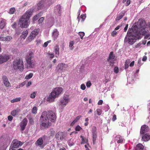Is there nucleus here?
<instances>
[{"label":"nucleus","mask_w":150,"mask_h":150,"mask_svg":"<svg viewBox=\"0 0 150 150\" xmlns=\"http://www.w3.org/2000/svg\"><path fill=\"white\" fill-rule=\"evenodd\" d=\"M33 14L31 10H28L20 19L19 24L21 28H27L29 25V20Z\"/></svg>","instance_id":"obj_1"},{"label":"nucleus","mask_w":150,"mask_h":150,"mask_svg":"<svg viewBox=\"0 0 150 150\" xmlns=\"http://www.w3.org/2000/svg\"><path fill=\"white\" fill-rule=\"evenodd\" d=\"M129 30L128 31L127 34L125 39V42H128L129 44L132 45L136 41L137 39L140 38L141 33L137 32L136 33H130L128 35Z\"/></svg>","instance_id":"obj_2"},{"label":"nucleus","mask_w":150,"mask_h":150,"mask_svg":"<svg viewBox=\"0 0 150 150\" xmlns=\"http://www.w3.org/2000/svg\"><path fill=\"white\" fill-rule=\"evenodd\" d=\"M63 91V88L61 87L55 88L50 94L47 98V101L50 102H53L55 98H58Z\"/></svg>","instance_id":"obj_3"},{"label":"nucleus","mask_w":150,"mask_h":150,"mask_svg":"<svg viewBox=\"0 0 150 150\" xmlns=\"http://www.w3.org/2000/svg\"><path fill=\"white\" fill-rule=\"evenodd\" d=\"M13 67L15 70L23 71L24 65L23 59L18 58L15 60L13 62Z\"/></svg>","instance_id":"obj_4"},{"label":"nucleus","mask_w":150,"mask_h":150,"mask_svg":"<svg viewBox=\"0 0 150 150\" xmlns=\"http://www.w3.org/2000/svg\"><path fill=\"white\" fill-rule=\"evenodd\" d=\"M45 115V112L42 113L40 118V126L41 129H44L48 127L49 125L50 122L49 119L45 118L44 117Z\"/></svg>","instance_id":"obj_5"},{"label":"nucleus","mask_w":150,"mask_h":150,"mask_svg":"<svg viewBox=\"0 0 150 150\" xmlns=\"http://www.w3.org/2000/svg\"><path fill=\"white\" fill-rule=\"evenodd\" d=\"M34 57L33 52L31 51H29L25 57V59L28 68H32L33 66V62L32 59Z\"/></svg>","instance_id":"obj_6"},{"label":"nucleus","mask_w":150,"mask_h":150,"mask_svg":"<svg viewBox=\"0 0 150 150\" xmlns=\"http://www.w3.org/2000/svg\"><path fill=\"white\" fill-rule=\"evenodd\" d=\"M146 25L144 20L140 19L138 22V26L139 30L140 31L138 33H140L141 35H144L146 33V31L144 30L145 28H146Z\"/></svg>","instance_id":"obj_7"},{"label":"nucleus","mask_w":150,"mask_h":150,"mask_svg":"<svg viewBox=\"0 0 150 150\" xmlns=\"http://www.w3.org/2000/svg\"><path fill=\"white\" fill-rule=\"evenodd\" d=\"M45 112V115L44 117L46 119L50 120L52 122H54L56 120V116L55 113L52 111H49L47 112L44 111L42 113Z\"/></svg>","instance_id":"obj_8"},{"label":"nucleus","mask_w":150,"mask_h":150,"mask_svg":"<svg viewBox=\"0 0 150 150\" xmlns=\"http://www.w3.org/2000/svg\"><path fill=\"white\" fill-rule=\"evenodd\" d=\"M69 96L67 95H65L60 100V105H66L69 102Z\"/></svg>","instance_id":"obj_9"},{"label":"nucleus","mask_w":150,"mask_h":150,"mask_svg":"<svg viewBox=\"0 0 150 150\" xmlns=\"http://www.w3.org/2000/svg\"><path fill=\"white\" fill-rule=\"evenodd\" d=\"M66 135L65 132H59L56 134L55 137L57 140H62L65 137Z\"/></svg>","instance_id":"obj_10"},{"label":"nucleus","mask_w":150,"mask_h":150,"mask_svg":"<svg viewBox=\"0 0 150 150\" xmlns=\"http://www.w3.org/2000/svg\"><path fill=\"white\" fill-rule=\"evenodd\" d=\"M67 67L68 65L67 64L63 63L59 64L56 68V72H58L59 71L65 70Z\"/></svg>","instance_id":"obj_11"},{"label":"nucleus","mask_w":150,"mask_h":150,"mask_svg":"<svg viewBox=\"0 0 150 150\" xmlns=\"http://www.w3.org/2000/svg\"><path fill=\"white\" fill-rule=\"evenodd\" d=\"M115 56L113 52H111L109 54V57L107 59V61L109 62L110 65L111 64H113L114 63V59Z\"/></svg>","instance_id":"obj_12"},{"label":"nucleus","mask_w":150,"mask_h":150,"mask_svg":"<svg viewBox=\"0 0 150 150\" xmlns=\"http://www.w3.org/2000/svg\"><path fill=\"white\" fill-rule=\"evenodd\" d=\"M22 145V143L17 139H15L13 140L12 143V144L11 146L12 148H15L19 147L20 146H21Z\"/></svg>","instance_id":"obj_13"},{"label":"nucleus","mask_w":150,"mask_h":150,"mask_svg":"<svg viewBox=\"0 0 150 150\" xmlns=\"http://www.w3.org/2000/svg\"><path fill=\"white\" fill-rule=\"evenodd\" d=\"M92 133L93 139V142L94 144L96 142V139L97 137L96 132V127L94 126L93 127L92 129Z\"/></svg>","instance_id":"obj_14"},{"label":"nucleus","mask_w":150,"mask_h":150,"mask_svg":"<svg viewBox=\"0 0 150 150\" xmlns=\"http://www.w3.org/2000/svg\"><path fill=\"white\" fill-rule=\"evenodd\" d=\"M28 123V120L26 118H24L20 124L21 130L23 131L25 129Z\"/></svg>","instance_id":"obj_15"},{"label":"nucleus","mask_w":150,"mask_h":150,"mask_svg":"<svg viewBox=\"0 0 150 150\" xmlns=\"http://www.w3.org/2000/svg\"><path fill=\"white\" fill-rule=\"evenodd\" d=\"M2 79L3 82L5 86L7 87H9L11 86V84L6 76H2Z\"/></svg>","instance_id":"obj_16"},{"label":"nucleus","mask_w":150,"mask_h":150,"mask_svg":"<svg viewBox=\"0 0 150 150\" xmlns=\"http://www.w3.org/2000/svg\"><path fill=\"white\" fill-rule=\"evenodd\" d=\"M10 59L9 55H0V64H2L9 60Z\"/></svg>","instance_id":"obj_17"},{"label":"nucleus","mask_w":150,"mask_h":150,"mask_svg":"<svg viewBox=\"0 0 150 150\" xmlns=\"http://www.w3.org/2000/svg\"><path fill=\"white\" fill-rule=\"evenodd\" d=\"M43 143V140L42 137H40L38 139L35 144L37 146H39L41 148H43L44 146H42Z\"/></svg>","instance_id":"obj_18"},{"label":"nucleus","mask_w":150,"mask_h":150,"mask_svg":"<svg viewBox=\"0 0 150 150\" xmlns=\"http://www.w3.org/2000/svg\"><path fill=\"white\" fill-rule=\"evenodd\" d=\"M148 130V127L145 125L142 126L140 131V133L141 135L144 134L145 133L147 132Z\"/></svg>","instance_id":"obj_19"},{"label":"nucleus","mask_w":150,"mask_h":150,"mask_svg":"<svg viewBox=\"0 0 150 150\" xmlns=\"http://www.w3.org/2000/svg\"><path fill=\"white\" fill-rule=\"evenodd\" d=\"M142 140L143 141L146 142L150 139V135L149 134H142Z\"/></svg>","instance_id":"obj_20"},{"label":"nucleus","mask_w":150,"mask_h":150,"mask_svg":"<svg viewBox=\"0 0 150 150\" xmlns=\"http://www.w3.org/2000/svg\"><path fill=\"white\" fill-rule=\"evenodd\" d=\"M12 39V38L11 36H7L6 37L0 36V40L1 41H9Z\"/></svg>","instance_id":"obj_21"},{"label":"nucleus","mask_w":150,"mask_h":150,"mask_svg":"<svg viewBox=\"0 0 150 150\" xmlns=\"http://www.w3.org/2000/svg\"><path fill=\"white\" fill-rule=\"evenodd\" d=\"M125 12L124 11H122L120 13L119 15L117 16L115 18L116 21H119L124 16Z\"/></svg>","instance_id":"obj_22"},{"label":"nucleus","mask_w":150,"mask_h":150,"mask_svg":"<svg viewBox=\"0 0 150 150\" xmlns=\"http://www.w3.org/2000/svg\"><path fill=\"white\" fill-rule=\"evenodd\" d=\"M115 139L117 141L118 143H122L124 141H125V139L123 138L120 135H117L115 137Z\"/></svg>","instance_id":"obj_23"},{"label":"nucleus","mask_w":150,"mask_h":150,"mask_svg":"<svg viewBox=\"0 0 150 150\" xmlns=\"http://www.w3.org/2000/svg\"><path fill=\"white\" fill-rule=\"evenodd\" d=\"M20 111V109L18 108H17L15 110H12L11 112V114L12 116L15 117L16 115H18Z\"/></svg>","instance_id":"obj_24"},{"label":"nucleus","mask_w":150,"mask_h":150,"mask_svg":"<svg viewBox=\"0 0 150 150\" xmlns=\"http://www.w3.org/2000/svg\"><path fill=\"white\" fill-rule=\"evenodd\" d=\"M55 134V131L53 129H51L48 132V135L50 139L53 138Z\"/></svg>","instance_id":"obj_25"},{"label":"nucleus","mask_w":150,"mask_h":150,"mask_svg":"<svg viewBox=\"0 0 150 150\" xmlns=\"http://www.w3.org/2000/svg\"><path fill=\"white\" fill-rule=\"evenodd\" d=\"M59 32L57 29H54L52 33V36L55 40L57 39L59 35Z\"/></svg>","instance_id":"obj_26"},{"label":"nucleus","mask_w":150,"mask_h":150,"mask_svg":"<svg viewBox=\"0 0 150 150\" xmlns=\"http://www.w3.org/2000/svg\"><path fill=\"white\" fill-rule=\"evenodd\" d=\"M144 146L141 143L137 144L135 147V150H143Z\"/></svg>","instance_id":"obj_27"},{"label":"nucleus","mask_w":150,"mask_h":150,"mask_svg":"<svg viewBox=\"0 0 150 150\" xmlns=\"http://www.w3.org/2000/svg\"><path fill=\"white\" fill-rule=\"evenodd\" d=\"M54 51L56 54L59 55V48L58 45H56L54 47Z\"/></svg>","instance_id":"obj_28"},{"label":"nucleus","mask_w":150,"mask_h":150,"mask_svg":"<svg viewBox=\"0 0 150 150\" xmlns=\"http://www.w3.org/2000/svg\"><path fill=\"white\" fill-rule=\"evenodd\" d=\"M6 20L3 19H1L0 21V28L3 29L5 25Z\"/></svg>","instance_id":"obj_29"},{"label":"nucleus","mask_w":150,"mask_h":150,"mask_svg":"<svg viewBox=\"0 0 150 150\" xmlns=\"http://www.w3.org/2000/svg\"><path fill=\"white\" fill-rule=\"evenodd\" d=\"M62 6L60 5H57V6L55 8V10L57 11L59 13H60L61 12Z\"/></svg>","instance_id":"obj_30"},{"label":"nucleus","mask_w":150,"mask_h":150,"mask_svg":"<svg viewBox=\"0 0 150 150\" xmlns=\"http://www.w3.org/2000/svg\"><path fill=\"white\" fill-rule=\"evenodd\" d=\"M28 34V31L27 30H26L25 31H24L23 32L22 34L21 35V37L22 38L25 39L26 37Z\"/></svg>","instance_id":"obj_31"},{"label":"nucleus","mask_w":150,"mask_h":150,"mask_svg":"<svg viewBox=\"0 0 150 150\" xmlns=\"http://www.w3.org/2000/svg\"><path fill=\"white\" fill-rule=\"evenodd\" d=\"M36 36L35 35H34L32 34V33H31L30 34V35L29 37H28V40L29 41H31L33 39H34V38Z\"/></svg>","instance_id":"obj_32"},{"label":"nucleus","mask_w":150,"mask_h":150,"mask_svg":"<svg viewBox=\"0 0 150 150\" xmlns=\"http://www.w3.org/2000/svg\"><path fill=\"white\" fill-rule=\"evenodd\" d=\"M21 99V98L20 97L17 98L15 99H13L11 100V103H13L20 101Z\"/></svg>","instance_id":"obj_33"},{"label":"nucleus","mask_w":150,"mask_h":150,"mask_svg":"<svg viewBox=\"0 0 150 150\" xmlns=\"http://www.w3.org/2000/svg\"><path fill=\"white\" fill-rule=\"evenodd\" d=\"M69 145L71 146L74 144V142H73V140L72 139H70L68 142Z\"/></svg>","instance_id":"obj_34"},{"label":"nucleus","mask_w":150,"mask_h":150,"mask_svg":"<svg viewBox=\"0 0 150 150\" xmlns=\"http://www.w3.org/2000/svg\"><path fill=\"white\" fill-rule=\"evenodd\" d=\"M39 17V14H37L35 16L32 18V20L33 21L37 20Z\"/></svg>","instance_id":"obj_35"},{"label":"nucleus","mask_w":150,"mask_h":150,"mask_svg":"<svg viewBox=\"0 0 150 150\" xmlns=\"http://www.w3.org/2000/svg\"><path fill=\"white\" fill-rule=\"evenodd\" d=\"M33 76V74L32 73H30L29 74L25 76V78L26 79H29L31 78Z\"/></svg>","instance_id":"obj_36"},{"label":"nucleus","mask_w":150,"mask_h":150,"mask_svg":"<svg viewBox=\"0 0 150 150\" xmlns=\"http://www.w3.org/2000/svg\"><path fill=\"white\" fill-rule=\"evenodd\" d=\"M37 107L35 106L33 108L32 110V112L33 113L35 114L37 113Z\"/></svg>","instance_id":"obj_37"},{"label":"nucleus","mask_w":150,"mask_h":150,"mask_svg":"<svg viewBox=\"0 0 150 150\" xmlns=\"http://www.w3.org/2000/svg\"><path fill=\"white\" fill-rule=\"evenodd\" d=\"M78 34L80 37V38L82 39L83 37L85 35V33L83 32H80L78 33Z\"/></svg>","instance_id":"obj_38"},{"label":"nucleus","mask_w":150,"mask_h":150,"mask_svg":"<svg viewBox=\"0 0 150 150\" xmlns=\"http://www.w3.org/2000/svg\"><path fill=\"white\" fill-rule=\"evenodd\" d=\"M31 33H32V34H34L36 36L38 34V31L37 29H35L32 31Z\"/></svg>","instance_id":"obj_39"},{"label":"nucleus","mask_w":150,"mask_h":150,"mask_svg":"<svg viewBox=\"0 0 150 150\" xmlns=\"http://www.w3.org/2000/svg\"><path fill=\"white\" fill-rule=\"evenodd\" d=\"M15 8L14 7L11 8L9 10V13L10 14L13 13L15 11Z\"/></svg>","instance_id":"obj_40"},{"label":"nucleus","mask_w":150,"mask_h":150,"mask_svg":"<svg viewBox=\"0 0 150 150\" xmlns=\"http://www.w3.org/2000/svg\"><path fill=\"white\" fill-rule=\"evenodd\" d=\"M130 62L129 60H127L126 61L125 64V69H127L129 67L128 64Z\"/></svg>","instance_id":"obj_41"},{"label":"nucleus","mask_w":150,"mask_h":150,"mask_svg":"<svg viewBox=\"0 0 150 150\" xmlns=\"http://www.w3.org/2000/svg\"><path fill=\"white\" fill-rule=\"evenodd\" d=\"M82 129V128L79 125H77L75 128L76 131H79Z\"/></svg>","instance_id":"obj_42"},{"label":"nucleus","mask_w":150,"mask_h":150,"mask_svg":"<svg viewBox=\"0 0 150 150\" xmlns=\"http://www.w3.org/2000/svg\"><path fill=\"white\" fill-rule=\"evenodd\" d=\"M80 137L81 138V144H84L85 143H86V139H85L82 136H81Z\"/></svg>","instance_id":"obj_43"},{"label":"nucleus","mask_w":150,"mask_h":150,"mask_svg":"<svg viewBox=\"0 0 150 150\" xmlns=\"http://www.w3.org/2000/svg\"><path fill=\"white\" fill-rule=\"evenodd\" d=\"M36 93L35 92H33L30 95V98H34L35 97Z\"/></svg>","instance_id":"obj_44"},{"label":"nucleus","mask_w":150,"mask_h":150,"mask_svg":"<svg viewBox=\"0 0 150 150\" xmlns=\"http://www.w3.org/2000/svg\"><path fill=\"white\" fill-rule=\"evenodd\" d=\"M74 42L73 41H71L69 42V46L71 48V50H72L73 49V45H74Z\"/></svg>","instance_id":"obj_45"},{"label":"nucleus","mask_w":150,"mask_h":150,"mask_svg":"<svg viewBox=\"0 0 150 150\" xmlns=\"http://www.w3.org/2000/svg\"><path fill=\"white\" fill-rule=\"evenodd\" d=\"M91 85L92 84L90 81H88L86 83V86L87 88L90 87Z\"/></svg>","instance_id":"obj_46"},{"label":"nucleus","mask_w":150,"mask_h":150,"mask_svg":"<svg viewBox=\"0 0 150 150\" xmlns=\"http://www.w3.org/2000/svg\"><path fill=\"white\" fill-rule=\"evenodd\" d=\"M88 120H89V119H88V117H87L85 119V121L86 122L84 123V125L85 126H86L88 125Z\"/></svg>","instance_id":"obj_47"},{"label":"nucleus","mask_w":150,"mask_h":150,"mask_svg":"<svg viewBox=\"0 0 150 150\" xmlns=\"http://www.w3.org/2000/svg\"><path fill=\"white\" fill-rule=\"evenodd\" d=\"M96 112H97V114L98 115H101V110L100 109H98L96 110Z\"/></svg>","instance_id":"obj_48"},{"label":"nucleus","mask_w":150,"mask_h":150,"mask_svg":"<svg viewBox=\"0 0 150 150\" xmlns=\"http://www.w3.org/2000/svg\"><path fill=\"white\" fill-rule=\"evenodd\" d=\"M117 34V32L115 30L113 31L111 33V35L113 37L115 36Z\"/></svg>","instance_id":"obj_49"},{"label":"nucleus","mask_w":150,"mask_h":150,"mask_svg":"<svg viewBox=\"0 0 150 150\" xmlns=\"http://www.w3.org/2000/svg\"><path fill=\"white\" fill-rule=\"evenodd\" d=\"M80 17L82 20V21H83L86 18V16L85 14H83L81 15L80 16Z\"/></svg>","instance_id":"obj_50"},{"label":"nucleus","mask_w":150,"mask_h":150,"mask_svg":"<svg viewBox=\"0 0 150 150\" xmlns=\"http://www.w3.org/2000/svg\"><path fill=\"white\" fill-rule=\"evenodd\" d=\"M26 81H25L23 82L22 83H20L19 85V88H20V87H23L26 84Z\"/></svg>","instance_id":"obj_51"},{"label":"nucleus","mask_w":150,"mask_h":150,"mask_svg":"<svg viewBox=\"0 0 150 150\" xmlns=\"http://www.w3.org/2000/svg\"><path fill=\"white\" fill-rule=\"evenodd\" d=\"M114 71L115 73H117L119 72V69L118 67H115L114 69Z\"/></svg>","instance_id":"obj_52"},{"label":"nucleus","mask_w":150,"mask_h":150,"mask_svg":"<svg viewBox=\"0 0 150 150\" xmlns=\"http://www.w3.org/2000/svg\"><path fill=\"white\" fill-rule=\"evenodd\" d=\"M86 86L84 84H82L81 86V88L83 90H84L86 88Z\"/></svg>","instance_id":"obj_53"},{"label":"nucleus","mask_w":150,"mask_h":150,"mask_svg":"<svg viewBox=\"0 0 150 150\" xmlns=\"http://www.w3.org/2000/svg\"><path fill=\"white\" fill-rule=\"evenodd\" d=\"M81 116L79 115L77 117H76V118L74 120H75V121H76V122H77L79 119L81 118Z\"/></svg>","instance_id":"obj_54"},{"label":"nucleus","mask_w":150,"mask_h":150,"mask_svg":"<svg viewBox=\"0 0 150 150\" xmlns=\"http://www.w3.org/2000/svg\"><path fill=\"white\" fill-rule=\"evenodd\" d=\"M142 45V43H139L138 44H137L136 46L135 47L136 48H140L141 47V45Z\"/></svg>","instance_id":"obj_55"},{"label":"nucleus","mask_w":150,"mask_h":150,"mask_svg":"<svg viewBox=\"0 0 150 150\" xmlns=\"http://www.w3.org/2000/svg\"><path fill=\"white\" fill-rule=\"evenodd\" d=\"M13 117L11 115H9L8 117V120L9 121H11L13 120Z\"/></svg>","instance_id":"obj_56"},{"label":"nucleus","mask_w":150,"mask_h":150,"mask_svg":"<svg viewBox=\"0 0 150 150\" xmlns=\"http://www.w3.org/2000/svg\"><path fill=\"white\" fill-rule=\"evenodd\" d=\"M29 122L31 124H33L34 123V121L33 119L32 118H30L29 119Z\"/></svg>","instance_id":"obj_57"},{"label":"nucleus","mask_w":150,"mask_h":150,"mask_svg":"<svg viewBox=\"0 0 150 150\" xmlns=\"http://www.w3.org/2000/svg\"><path fill=\"white\" fill-rule=\"evenodd\" d=\"M44 20V19L43 17H41L39 19L38 21L39 23H41Z\"/></svg>","instance_id":"obj_58"},{"label":"nucleus","mask_w":150,"mask_h":150,"mask_svg":"<svg viewBox=\"0 0 150 150\" xmlns=\"http://www.w3.org/2000/svg\"><path fill=\"white\" fill-rule=\"evenodd\" d=\"M116 119L117 117L116 115H114L113 116V117L112 119V120L113 121H114L116 120Z\"/></svg>","instance_id":"obj_59"},{"label":"nucleus","mask_w":150,"mask_h":150,"mask_svg":"<svg viewBox=\"0 0 150 150\" xmlns=\"http://www.w3.org/2000/svg\"><path fill=\"white\" fill-rule=\"evenodd\" d=\"M130 3V0H127L125 4L126 6H128Z\"/></svg>","instance_id":"obj_60"},{"label":"nucleus","mask_w":150,"mask_h":150,"mask_svg":"<svg viewBox=\"0 0 150 150\" xmlns=\"http://www.w3.org/2000/svg\"><path fill=\"white\" fill-rule=\"evenodd\" d=\"M103 103V100H100L98 101V105H101Z\"/></svg>","instance_id":"obj_61"},{"label":"nucleus","mask_w":150,"mask_h":150,"mask_svg":"<svg viewBox=\"0 0 150 150\" xmlns=\"http://www.w3.org/2000/svg\"><path fill=\"white\" fill-rule=\"evenodd\" d=\"M128 26V24H126L125 27V28H124V31L125 32L127 31V29Z\"/></svg>","instance_id":"obj_62"},{"label":"nucleus","mask_w":150,"mask_h":150,"mask_svg":"<svg viewBox=\"0 0 150 150\" xmlns=\"http://www.w3.org/2000/svg\"><path fill=\"white\" fill-rule=\"evenodd\" d=\"M49 55H50V58H51V59H52V58H53L54 57V54H50V53H49L48 54Z\"/></svg>","instance_id":"obj_63"},{"label":"nucleus","mask_w":150,"mask_h":150,"mask_svg":"<svg viewBox=\"0 0 150 150\" xmlns=\"http://www.w3.org/2000/svg\"><path fill=\"white\" fill-rule=\"evenodd\" d=\"M147 59V57L146 56H144L143 57V58L142 59V60L143 61H146Z\"/></svg>","instance_id":"obj_64"}]
</instances>
